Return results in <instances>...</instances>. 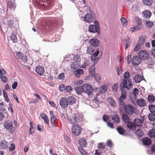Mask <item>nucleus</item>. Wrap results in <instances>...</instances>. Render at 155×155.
Returning <instances> with one entry per match:
<instances>
[{
	"mask_svg": "<svg viewBox=\"0 0 155 155\" xmlns=\"http://www.w3.org/2000/svg\"><path fill=\"white\" fill-rule=\"evenodd\" d=\"M130 77V74L128 71H127L124 74V77L125 79H128Z\"/></svg>",
	"mask_w": 155,
	"mask_h": 155,
	"instance_id": "63",
	"label": "nucleus"
},
{
	"mask_svg": "<svg viewBox=\"0 0 155 155\" xmlns=\"http://www.w3.org/2000/svg\"><path fill=\"white\" fill-rule=\"evenodd\" d=\"M124 109L125 112L129 115H131L134 113V107L130 105H126Z\"/></svg>",
	"mask_w": 155,
	"mask_h": 155,
	"instance_id": "7",
	"label": "nucleus"
},
{
	"mask_svg": "<svg viewBox=\"0 0 155 155\" xmlns=\"http://www.w3.org/2000/svg\"><path fill=\"white\" fill-rule=\"evenodd\" d=\"M79 149L80 152L82 155H87V153L84 149L82 147H80Z\"/></svg>",
	"mask_w": 155,
	"mask_h": 155,
	"instance_id": "55",
	"label": "nucleus"
},
{
	"mask_svg": "<svg viewBox=\"0 0 155 155\" xmlns=\"http://www.w3.org/2000/svg\"><path fill=\"white\" fill-rule=\"evenodd\" d=\"M111 120L113 121L114 123L118 124L120 121V118L118 115L116 114L112 115L111 116Z\"/></svg>",
	"mask_w": 155,
	"mask_h": 155,
	"instance_id": "20",
	"label": "nucleus"
},
{
	"mask_svg": "<svg viewBox=\"0 0 155 155\" xmlns=\"http://www.w3.org/2000/svg\"><path fill=\"white\" fill-rule=\"evenodd\" d=\"M109 117L108 115H104L103 116V119L104 121L105 122H108L107 121L109 120Z\"/></svg>",
	"mask_w": 155,
	"mask_h": 155,
	"instance_id": "62",
	"label": "nucleus"
},
{
	"mask_svg": "<svg viewBox=\"0 0 155 155\" xmlns=\"http://www.w3.org/2000/svg\"><path fill=\"white\" fill-rule=\"evenodd\" d=\"M149 136L151 138L155 137V130L153 129L150 130L149 132Z\"/></svg>",
	"mask_w": 155,
	"mask_h": 155,
	"instance_id": "43",
	"label": "nucleus"
},
{
	"mask_svg": "<svg viewBox=\"0 0 155 155\" xmlns=\"http://www.w3.org/2000/svg\"><path fill=\"white\" fill-rule=\"evenodd\" d=\"M143 142L145 145H150L151 143V141L148 137H144L142 140Z\"/></svg>",
	"mask_w": 155,
	"mask_h": 155,
	"instance_id": "31",
	"label": "nucleus"
},
{
	"mask_svg": "<svg viewBox=\"0 0 155 155\" xmlns=\"http://www.w3.org/2000/svg\"><path fill=\"white\" fill-rule=\"evenodd\" d=\"M152 13L149 10H145L142 13L143 17L145 18H149L151 16Z\"/></svg>",
	"mask_w": 155,
	"mask_h": 155,
	"instance_id": "21",
	"label": "nucleus"
},
{
	"mask_svg": "<svg viewBox=\"0 0 155 155\" xmlns=\"http://www.w3.org/2000/svg\"><path fill=\"white\" fill-rule=\"evenodd\" d=\"M105 145L103 144V143H99L97 145V148L101 149H104L105 148Z\"/></svg>",
	"mask_w": 155,
	"mask_h": 155,
	"instance_id": "60",
	"label": "nucleus"
},
{
	"mask_svg": "<svg viewBox=\"0 0 155 155\" xmlns=\"http://www.w3.org/2000/svg\"><path fill=\"white\" fill-rule=\"evenodd\" d=\"M4 126L5 128L7 130L8 132L12 133L14 131L12 121L8 120L5 122Z\"/></svg>",
	"mask_w": 155,
	"mask_h": 155,
	"instance_id": "5",
	"label": "nucleus"
},
{
	"mask_svg": "<svg viewBox=\"0 0 155 155\" xmlns=\"http://www.w3.org/2000/svg\"><path fill=\"white\" fill-rule=\"evenodd\" d=\"M93 19V16L89 13L86 14L84 17V21L87 22H90L92 21Z\"/></svg>",
	"mask_w": 155,
	"mask_h": 155,
	"instance_id": "14",
	"label": "nucleus"
},
{
	"mask_svg": "<svg viewBox=\"0 0 155 155\" xmlns=\"http://www.w3.org/2000/svg\"><path fill=\"white\" fill-rule=\"evenodd\" d=\"M122 118L123 120L126 123L130 121V119L129 116L125 113L123 114Z\"/></svg>",
	"mask_w": 155,
	"mask_h": 155,
	"instance_id": "36",
	"label": "nucleus"
},
{
	"mask_svg": "<svg viewBox=\"0 0 155 155\" xmlns=\"http://www.w3.org/2000/svg\"><path fill=\"white\" fill-rule=\"evenodd\" d=\"M107 101L109 103L112 107H114L115 105V101L113 100L112 97H110L107 98Z\"/></svg>",
	"mask_w": 155,
	"mask_h": 155,
	"instance_id": "34",
	"label": "nucleus"
},
{
	"mask_svg": "<svg viewBox=\"0 0 155 155\" xmlns=\"http://www.w3.org/2000/svg\"><path fill=\"white\" fill-rule=\"evenodd\" d=\"M99 102V101L97 98H94L93 100V103L94 105L95 104L96 105H94V106H93L92 107L94 108L97 107L98 106V103Z\"/></svg>",
	"mask_w": 155,
	"mask_h": 155,
	"instance_id": "44",
	"label": "nucleus"
},
{
	"mask_svg": "<svg viewBox=\"0 0 155 155\" xmlns=\"http://www.w3.org/2000/svg\"><path fill=\"white\" fill-rule=\"evenodd\" d=\"M146 23L147 28H150L152 27L153 25V23L151 21H146Z\"/></svg>",
	"mask_w": 155,
	"mask_h": 155,
	"instance_id": "48",
	"label": "nucleus"
},
{
	"mask_svg": "<svg viewBox=\"0 0 155 155\" xmlns=\"http://www.w3.org/2000/svg\"><path fill=\"white\" fill-rule=\"evenodd\" d=\"M68 104L69 105H71L75 103V100L74 97L73 96H69L67 99Z\"/></svg>",
	"mask_w": 155,
	"mask_h": 155,
	"instance_id": "30",
	"label": "nucleus"
},
{
	"mask_svg": "<svg viewBox=\"0 0 155 155\" xmlns=\"http://www.w3.org/2000/svg\"><path fill=\"white\" fill-rule=\"evenodd\" d=\"M74 90L78 94H81L83 91V86H79L75 87Z\"/></svg>",
	"mask_w": 155,
	"mask_h": 155,
	"instance_id": "26",
	"label": "nucleus"
},
{
	"mask_svg": "<svg viewBox=\"0 0 155 155\" xmlns=\"http://www.w3.org/2000/svg\"><path fill=\"white\" fill-rule=\"evenodd\" d=\"M137 105L141 107H144L146 105V102L143 99L140 98L137 100Z\"/></svg>",
	"mask_w": 155,
	"mask_h": 155,
	"instance_id": "16",
	"label": "nucleus"
},
{
	"mask_svg": "<svg viewBox=\"0 0 155 155\" xmlns=\"http://www.w3.org/2000/svg\"><path fill=\"white\" fill-rule=\"evenodd\" d=\"M139 91L138 89L135 88L133 91L130 94V99L132 101H134L137 98V95L138 94Z\"/></svg>",
	"mask_w": 155,
	"mask_h": 155,
	"instance_id": "13",
	"label": "nucleus"
},
{
	"mask_svg": "<svg viewBox=\"0 0 155 155\" xmlns=\"http://www.w3.org/2000/svg\"><path fill=\"white\" fill-rule=\"evenodd\" d=\"M125 49H127L129 46L130 42L129 41V39L125 40Z\"/></svg>",
	"mask_w": 155,
	"mask_h": 155,
	"instance_id": "59",
	"label": "nucleus"
},
{
	"mask_svg": "<svg viewBox=\"0 0 155 155\" xmlns=\"http://www.w3.org/2000/svg\"><path fill=\"white\" fill-rule=\"evenodd\" d=\"M16 56L18 58L22 60L24 62L26 61L27 60V58L25 56H24L23 54L21 52H16Z\"/></svg>",
	"mask_w": 155,
	"mask_h": 155,
	"instance_id": "17",
	"label": "nucleus"
},
{
	"mask_svg": "<svg viewBox=\"0 0 155 155\" xmlns=\"http://www.w3.org/2000/svg\"><path fill=\"white\" fill-rule=\"evenodd\" d=\"M0 78L2 81L4 83L6 82L7 81V78L5 76L3 75H1L0 76Z\"/></svg>",
	"mask_w": 155,
	"mask_h": 155,
	"instance_id": "58",
	"label": "nucleus"
},
{
	"mask_svg": "<svg viewBox=\"0 0 155 155\" xmlns=\"http://www.w3.org/2000/svg\"><path fill=\"white\" fill-rule=\"evenodd\" d=\"M107 86L104 85L102 86L100 88L99 91L102 93H104L106 92L107 89Z\"/></svg>",
	"mask_w": 155,
	"mask_h": 155,
	"instance_id": "37",
	"label": "nucleus"
},
{
	"mask_svg": "<svg viewBox=\"0 0 155 155\" xmlns=\"http://www.w3.org/2000/svg\"><path fill=\"white\" fill-rule=\"evenodd\" d=\"M89 42L94 47H96L98 45V41L97 39L93 38L90 39Z\"/></svg>",
	"mask_w": 155,
	"mask_h": 155,
	"instance_id": "22",
	"label": "nucleus"
},
{
	"mask_svg": "<svg viewBox=\"0 0 155 155\" xmlns=\"http://www.w3.org/2000/svg\"><path fill=\"white\" fill-rule=\"evenodd\" d=\"M127 126L129 129L132 130H135L136 128L134 122H133L129 121L127 123Z\"/></svg>",
	"mask_w": 155,
	"mask_h": 155,
	"instance_id": "24",
	"label": "nucleus"
},
{
	"mask_svg": "<svg viewBox=\"0 0 155 155\" xmlns=\"http://www.w3.org/2000/svg\"><path fill=\"white\" fill-rule=\"evenodd\" d=\"M95 79L98 82L101 81V76L99 74H95L94 75Z\"/></svg>",
	"mask_w": 155,
	"mask_h": 155,
	"instance_id": "39",
	"label": "nucleus"
},
{
	"mask_svg": "<svg viewBox=\"0 0 155 155\" xmlns=\"http://www.w3.org/2000/svg\"><path fill=\"white\" fill-rule=\"evenodd\" d=\"M48 0H37V2L41 5L47 6L48 2Z\"/></svg>",
	"mask_w": 155,
	"mask_h": 155,
	"instance_id": "32",
	"label": "nucleus"
},
{
	"mask_svg": "<svg viewBox=\"0 0 155 155\" xmlns=\"http://www.w3.org/2000/svg\"><path fill=\"white\" fill-rule=\"evenodd\" d=\"M65 89L66 91L68 93L71 92V91L73 90L72 87L70 86H67L66 87Z\"/></svg>",
	"mask_w": 155,
	"mask_h": 155,
	"instance_id": "61",
	"label": "nucleus"
},
{
	"mask_svg": "<svg viewBox=\"0 0 155 155\" xmlns=\"http://www.w3.org/2000/svg\"><path fill=\"white\" fill-rule=\"evenodd\" d=\"M89 31L90 32L94 33L97 32L98 34L100 33V28L99 23L96 20L95 25H90L89 27Z\"/></svg>",
	"mask_w": 155,
	"mask_h": 155,
	"instance_id": "1",
	"label": "nucleus"
},
{
	"mask_svg": "<svg viewBox=\"0 0 155 155\" xmlns=\"http://www.w3.org/2000/svg\"><path fill=\"white\" fill-rule=\"evenodd\" d=\"M41 117L44 120L45 123H46L47 124H49V120L47 116L45 114L42 113L40 114Z\"/></svg>",
	"mask_w": 155,
	"mask_h": 155,
	"instance_id": "27",
	"label": "nucleus"
},
{
	"mask_svg": "<svg viewBox=\"0 0 155 155\" xmlns=\"http://www.w3.org/2000/svg\"><path fill=\"white\" fill-rule=\"evenodd\" d=\"M83 91L90 94L92 93L93 90L92 87L90 85L87 84H84L83 86Z\"/></svg>",
	"mask_w": 155,
	"mask_h": 155,
	"instance_id": "8",
	"label": "nucleus"
},
{
	"mask_svg": "<svg viewBox=\"0 0 155 155\" xmlns=\"http://www.w3.org/2000/svg\"><path fill=\"white\" fill-rule=\"evenodd\" d=\"M13 20L12 16L7 15L4 18L3 20V23L4 24L8 25L10 28L13 27Z\"/></svg>",
	"mask_w": 155,
	"mask_h": 155,
	"instance_id": "3",
	"label": "nucleus"
},
{
	"mask_svg": "<svg viewBox=\"0 0 155 155\" xmlns=\"http://www.w3.org/2000/svg\"><path fill=\"white\" fill-rule=\"evenodd\" d=\"M143 79V77L138 74H135L134 77V79L136 83H140Z\"/></svg>",
	"mask_w": 155,
	"mask_h": 155,
	"instance_id": "23",
	"label": "nucleus"
},
{
	"mask_svg": "<svg viewBox=\"0 0 155 155\" xmlns=\"http://www.w3.org/2000/svg\"><path fill=\"white\" fill-rule=\"evenodd\" d=\"M133 122L135 124V126L138 127H140L142 126L143 120L139 118H135L134 119Z\"/></svg>",
	"mask_w": 155,
	"mask_h": 155,
	"instance_id": "18",
	"label": "nucleus"
},
{
	"mask_svg": "<svg viewBox=\"0 0 155 155\" xmlns=\"http://www.w3.org/2000/svg\"><path fill=\"white\" fill-rule=\"evenodd\" d=\"M56 119V117L54 115L52 116L51 118V124L53 126H54V123L55 122V120Z\"/></svg>",
	"mask_w": 155,
	"mask_h": 155,
	"instance_id": "53",
	"label": "nucleus"
},
{
	"mask_svg": "<svg viewBox=\"0 0 155 155\" xmlns=\"http://www.w3.org/2000/svg\"><path fill=\"white\" fill-rule=\"evenodd\" d=\"M139 57L141 59L146 60L148 58L149 55L148 53L145 51L141 50L139 53Z\"/></svg>",
	"mask_w": 155,
	"mask_h": 155,
	"instance_id": "11",
	"label": "nucleus"
},
{
	"mask_svg": "<svg viewBox=\"0 0 155 155\" xmlns=\"http://www.w3.org/2000/svg\"><path fill=\"white\" fill-rule=\"evenodd\" d=\"M148 65H152L154 64V62L151 58H148L146 62Z\"/></svg>",
	"mask_w": 155,
	"mask_h": 155,
	"instance_id": "50",
	"label": "nucleus"
},
{
	"mask_svg": "<svg viewBox=\"0 0 155 155\" xmlns=\"http://www.w3.org/2000/svg\"><path fill=\"white\" fill-rule=\"evenodd\" d=\"M95 69V66L93 64L91 66L89 69V75L90 76H92L95 74L94 70Z\"/></svg>",
	"mask_w": 155,
	"mask_h": 155,
	"instance_id": "29",
	"label": "nucleus"
},
{
	"mask_svg": "<svg viewBox=\"0 0 155 155\" xmlns=\"http://www.w3.org/2000/svg\"><path fill=\"white\" fill-rule=\"evenodd\" d=\"M126 83V81L124 80L123 83H121L120 87L121 91V95L119 98L123 100H125L127 97L126 92V91L124 90L125 88L124 84Z\"/></svg>",
	"mask_w": 155,
	"mask_h": 155,
	"instance_id": "4",
	"label": "nucleus"
},
{
	"mask_svg": "<svg viewBox=\"0 0 155 155\" xmlns=\"http://www.w3.org/2000/svg\"><path fill=\"white\" fill-rule=\"evenodd\" d=\"M121 21L122 25L124 26H126L127 24V21L125 18H122L121 19Z\"/></svg>",
	"mask_w": 155,
	"mask_h": 155,
	"instance_id": "49",
	"label": "nucleus"
},
{
	"mask_svg": "<svg viewBox=\"0 0 155 155\" xmlns=\"http://www.w3.org/2000/svg\"><path fill=\"white\" fill-rule=\"evenodd\" d=\"M117 130L119 133L121 135H124V130L122 127H119L117 128Z\"/></svg>",
	"mask_w": 155,
	"mask_h": 155,
	"instance_id": "45",
	"label": "nucleus"
},
{
	"mask_svg": "<svg viewBox=\"0 0 155 155\" xmlns=\"http://www.w3.org/2000/svg\"><path fill=\"white\" fill-rule=\"evenodd\" d=\"M141 45L138 43H137L134 49L135 51H138L141 48Z\"/></svg>",
	"mask_w": 155,
	"mask_h": 155,
	"instance_id": "56",
	"label": "nucleus"
},
{
	"mask_svg": "<svg viewBox=\"0 0 155 155\" xmlns=\"http://www.w3.org/2000/svg\"><path fill=\"white\" fill-rule=\"evenodd\" d=\"M147 100L150 102L153 103L155 100L154 96L152 95H149L147 97Z\"/></svg>",
	"mask_w": 155,
	"mask_h": 155,
	"instance_id": "46",
	"label": "nucleus"
},
{
	"mask_svg": "<svg viewBox=\"0 0 155 155\" xmlns=\"http://www.w3.org/2000/svg\"><path fill=\"white\" fill-rule=\"evenodd\" d=\"M0 145L2 149H6L8 147V143L5 140L1 141Z\"/></svg>",
	"mask_w": 155,
	"mask_h": 155,
	"instance_id": "33",
	"label": "nucleus"
},
{
	"mask_svg": "<svg viewBox=\"0 0 155 155\" xmlns=\"http://www.w3.org/2000/svg\"><path fill=\"white\" fill-rule=\"evenodd\" d=\"M8 7L11 9H12L13 10H15V7L13 4L12 2L9 1L8 4Z\"/></svg>",
	"mask_w": 155,
	"mask_h": 155,
	"instance_id": "52",
	"label": "nucleus"
},
{
	"mask_svg": "<svg viewBox=\"0 0 155 155\" xmlns=\"http://www.w3.org/2000/svg\"><path fill=\"white\" fill-rule=\"evenodd\" d=\"M74 73L77 77H80L81 75L84 73V71L82 69H80L75 71Z\"/></svg>",
	"mask_w": 155,
	"mask_h": 155,
	"instance_id": "28",
	"label": "nucleus"
},
{
	"mask_svg": "<svg viewBox=\"0 0 155 155\" xmlns=\"http://www.w3.org/2000/svg\"><path fill=\"white\" fill-rule=\"evenodd\" d=\"M3 95L5 98V99L6 101L8 102L9 101V99L8 97V95L7 93L5 91H3Z\"/></svg>",
	"mask_w": 155,
	"mask_h": 155,
	"instance_id": "54",
	"label": "nucleus"
},
{
	"mask_svg": "<svg viewBox=\"0 0 155 155\" xmlns=\"http://www.w3.org/2000/svg\"><path fill=\"white\" fill-rule=\"evenodd\" d=\"M64 77V74L61 73L59 74L58 76V78L60 79L63 80Z\"/></svg>",
	"mask_w": 155,
	"mask_h": 155,
	"instance_id": "64",
	"label": "nucleus"
},
{
	"mask_svg": "<svg viewBox=\"0 0 155 155\" xmlns=\"http://www.w3.org/2000/svg\"><path fill=\"white\" fill-rule=\"evenodd\" d=\"M127 79H123L121 83H123V81L125 80L126 81V83L124 84L125 87L128 89H130L132 86V84L131 83V80L130 79H127Z\"/></svg>",
	"mask_w": 155,
	"mask_h": 155,
	"instance_id": "15",
	"label": "nucleus"
},
{
	"mask_svg": "<svg viewBox=\"0 0 155 155\" xmlns=\"http://www.w3.org/2000/svg\"><path fill=\"white\" fill-rule=\"evenodd\" d=\"M135 134L139 137H142L143 135V132L140 129H137L135 132Z\"/></svg>",
	"mask_w": 155,
	"mask_h": 155,
	"instance_id": "42",
	"label": "nucleus"
},
{
	"mask_svg": "<svg viewBox=\"0 0 155 155\" xmlns=\"http://www.w3.org/2000/svg\"><path fill=\"white\" fill-rule=\"evenodd\" d=\"M36 71L37 73L40 75H43L45 72L44 68L41 66L37 67L36 68Z\"/></svg>",
	"mask_w": 155,
	"mask_h": 155,
	"instance_id": "19",
	"label": "nucleus"
},
{
	"mask_svg": "<svg viewBox=\"0 0 155 155\" xmlns=\"http://www.w3.org/2000/svg\"><path fill=\"white\" fill-rule=\"evenodd\" d=\"M148 108L151 113L155 112V105L152 104L149 105L148 106Z\"/></svg>",
	"mask_w": 155,
	"mask_h": 155,
	"instance_id": "41",
	"label": "nucleus"
},
{
	"mask_svg": "<svg viewBox=\"0 0 155 155\" xmlns=\"http://www.w3.org/2000/svg\"><path fill=\"white\" fill-rule=\"evenodd\" d=\"M143 3L146 5L150 6L153 3V0H142Z\"/></svg>",
	"mask_w": 155,
	"mask_h": 155,
	"instance_id": "40",
	"label": "nucleus"
},
{
	"mask_svg": "<svg viewBox=\"0 0 155 155\" xmlns=\"http://www.w3.org/2000/svg\"><path fill=\"white\" fill-rule=\"evenodd\" d=\"M99 52V49L98 48L97 49L96 51L91 56V61H94V64H96L97 62V61L99 60V58L96 57L98 55Z\"/></svg>",
	"mask_w": 155,
	"mask_h": 155,
	"instance_id": "12",
	"label": "nucleus"
},
{
	"mask_svg": "<svg viewBox=\"0 0 155 155\" xmlns=\"http://www.w3.org/2000/svg\"><path fill=\"white\" fill-rule=\"evenodd\" d=\"M132 63L134 66L139 65L141 63L142 60L141 58L137 56H134L132 59Z\"/></svg>",
	"mask_w": 155,
	"mask_h": 155,
	"instance_id": "9",
	"label": "nucleus"
},
{
	"mask_svg": "<svg viewBox=\"0 0 155 155\" xmlns=\"http://www.w3.org/2000/svg\"><path fill=\"white\" fill-rule=\"evenodd\" d=\"M145 39L143 37H140L139 38V39L138 43L142 45L145 42Z\"/></svg>",
	"mask_w": 155,
	"mask_h": 155,
	"instance_id": "57",
	"label": "nucleus"
},
{
	"mask_svg": "<svg viewBox=\"0 0 155 155\" xmlns=\"http://www.w3.org/2000/svg\"><path fill=\"white\" fill-rule=\"evenodd\" d=\"M59 103L61 107L64 108H66L68 104L67 98L65 97L61 98L60 100Z\"/></svg>",
	"mask_w": 155,
	"mask_h": 155,
	"instance_id": "10",
	"label": "nucleus"
},
{
	"mask_svg": "<svg viewBox=\"0 0 155 155\" xmlns=\"http://www.w3.org/2000/svg\"><path fill=\"white\" fill-rule=\"evenodd\" d=\"M79 143L81 147H85L87 146L86 140L84 138H82L79 141Z\"/></svg>",
	"mask_w": 155,
	"mask_h": 155,
	"instance_id": "25",
	"label": "nucleus"
},
{
	"mask_svg": "<svg viewBox=\"0 0 155 155\" xmlns=\"http://www.w3.org/2000/svg\"><path fill=\"white\" fill-rule=\"evenodd\" d=\"M122 99L119 98V103L120 105V108H124V107L126 105L125 104L124 102Z\"/></svg>",
	"mask_w": 155,
	"mask_h": 155,
	"instance_id": "51",
	"label": "nucleus"
},
{
	"mask_svg": "<svg viewBox=\"0 0 155 155\" xmlns=\"http://www.w3.org/2000/svg\"><path fill=\"white\" fill-rule=\"evenodd\" d=\"M82 116L80 114L76 113L74 114L71 119V121L72 124L80 122L82 120Z\"/></svg>",
	"mask_w": 155,
	"mask_h": 155,
	"instance_id": "2",
	"label": "nucleus"
},
{
	"mask_svg": "<svg viewBox=\"0 0 155 155\" xmlns=\"http://www.w3.org/2000/svg\"><path fill=\"white\" fill-rule=\"evenodd\" d=\"M148 118L151 121H155V114L154 113H151L148 115Z\"/></svg>",
	"mask_w": 155,
	"mask_h": 155,
	"instance_id": "38",
	"label": "nucleus"
},
{
	"mask_svg": "<svg viewBox=\"0 0 155 155\" xmlns=\"http://www.w3.org/2000/svg\"><path fill=\"white\" fill-rule=\"evenodd\" d=\"M94 51V48L91 45L88 46L87 49V53L90 54H92Z\"/></svg>",
	"mask_w": 155,
	"mask_h": 155,
	"instance_id": "35",
	"label": "nucleus"
},
{
	"mask_svg": "<svg viewBox=\"0 0 155 155\" xmlns=\"http://www.w3.org/2000/svg\"><path fill=\"white\" fill-rule=\"evenodd\" d=\"M82 129L81 127L77 125H74L72 127V132L75 135L78 136L81 133Z\"/></svg>",
	"mask_w": 155,
	"mask_h": 155,
	"instance_id": "6",
	"label": "nucleus"
},
{
	"mask_svg": "<svg viewBox=\"0 0 155 155\" xmlns=\"http://www.w3.org/2000/svg\"><path fill=\"white\" fill-rule=\"evenodd\" d=\"M10 38L11 40L14 43L16 42L17 41L16 35L15 34L12 33Z\"/></svg>",
	"mask_w": 155,
	"mask_h": 155,
	"instance_id": "47",
	"label": "nucleus"
}]
</instances>
